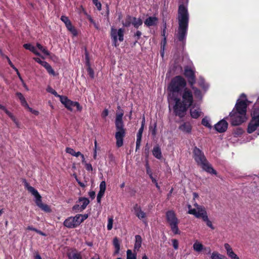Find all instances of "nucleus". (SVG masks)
<instances>
[{
  "label": "nucleus",
  "mask_w": 259,
  "mask_h": 259,
  "mask_svg": "<svg viewBox=\"0 0 259 259\" xmlns=\"http://www.w3.org/2000/svg\"><path fill=\"white\" fill-rule=\"evenodd\" d=\"M175 102L174 106V111L176 116L183 117L189 108L192 106L193 102V95L192 91L188 88H185L180 94L179 101L175 99L171 100Z\"/></svg>",
  "instance_id": "nucleus-1"
},
{
  "label": "nucleus",
  "mask_w": 259,
  "mask_h": 259,
  "mask_svg": "<svg viewBox=\"0 0 259 259\" xmlns=\"http://www.w3.org/2000/svg\"><path fill=\"white\" fill-rule=\"evenodd\" d=\"M118 111H117L115 119V139L116 140V146L117 148L122 147L123 145L124 138L126 136V128L124 127V122L122 119L124 112L121 109L120 106H117Z\"/></svg>",
  "instance_id": "nucleus-2"
},
{
  "label": "nucleus",
  "mask_w": 259,
  "mask_h": 259,
  "mask_svg": "<svg viewBox=\"0 0 259 259\" xmlns=\"http://www.w3.org/2000/svg\"><path fill=\"white\" fill-rule=\"evenodd\" d=\"M188 2V0H179L180 4L178 8L177 17L179 24L178 32H188L189 15L188 9L184 5Z\"/></svg>",
  "instance_id": "nucleus-3"
},
{
  "label": "nucleus",
  "mask_w": 259,
  "mask_h": 259,
  "mask_svg": "<svg viewBox=\"0 0 259 259\" xmlns=\"http://www.w3.org/2000/svg\"><path fill=\"white\" fill-rule=\"evenodd\" d=\"M186 85V81L182 76L178 75L174 77L168 86L169 100L175 99L179 101L180 94L187 88Z\"/></svg>",
  "instance_id": "nucleus-4"
},
{
  "label": "nucleus",
  "mask_w": 259,
  "mask_h": 259,
  "mask_svg": "<svg viewBox=\"0 0 259 259\" xmlns=\"http://www.w3.org/2000/svg\"><path fill=\"white\" fill-rule=\"evenodd\" d=\"M193 158L198 165H200L203 170L207 173L217 175V171L212 167L211 164L207 160L203 152L195 146L193 149Z\"/></svg>",
  "instance_id": "nucleus-5"
},
{
  "label": "nucleus",
  "mask_w": 259,
  "mask_h": 259,
  "mask_svg": "<svg viewBox=\"0 0 259 259\" xmlns=\"http://www.w3.org/2000/svg\"><path fill=\"white\" fill-rule=\"evenodd\" d=\"M165 219L174 234L180 235L181 231L178 227L180 221L175 212L172 210L167 211L165 213Z\"/></svg>",
  "instance_id": "nucleus-6"
},
{
  "label": "nucleus",
  "mask_w": 259,
  "mask_h": 259,
  "mask_svg": "<svg viewBox=\"0 0 259 259\" xmlns=\"http://www.w3.org/2000/svg\"><path fill=\"white\" fill-rule=\"evenodd\" d=\"M251 103L247 99L246 95L242 93L240 95V98L237 100L234 108L232 110L238 112L241 115L246 116L247 106Z\"/></svg>",
  "instance_id": "nucleus-7"
},
{
  "label": "nucleus",
  "mask_w": 259,
  "mask_h": 259,
  "mask_svg": "<svg viewBox=\"0 0 259 259\" xmlns=\"http://www.w3.org/2000/svg\"><path fill=\"white\" fill-rule=\"evenodd\" d=\"M124 29L120 28L117 30L112 27L111 29L110 36L112 41V45L115 47L119 46L118 44V39L119 41L122 42L124 40Z\"/></svg>",
  "instance_id": "nucleus-8"
},
{
  "label": "nucleus",
  "mask_w": 259,
  "mask_h": 259,
  "mask_svg": "<svg viewBox=\"0 0 259 259\" xmlns=\"http://www.w3.org/2000/svg\"><path fill=\"white\" fill-rule=\"evenodd\" d=\"M122 24L125 27H128L132 24L134 28L138 29L143 24V20L141 18H137L127 15L125 20L122 21Z\"/></svg>",
  "instance_id": "nucleus-9"
},
{
  "label": "nucleus",
  "mask_w": 259,
  "mask_h": 259,
  "mask_svg": "<svg viewBox=\"0 0 259 259\" xmlns=\"http://www.w3.org/2000/svg\"><path fill=\"white\" fill-rule=\"evenodd\" d=\"M229 118L231 124L234 126L240 125L247 119L246 116L239 114L238 112L235 110H232L230 113Z\"/></svg>",
  "instance_id": "nucleus-10"
},
{
  "label": "nucleus",
  "mask_w": 259,
  "mask_h": 259,
  "mask_svg": "<svg viewBox=\"0 0 259 259\" xmlns=\"http://www.w3.org/2000/svg\"><path fill=\"white\" fill-rule=\"evenodd\" d=\"M60 102L70 111H72L73 107H75L76 110L79 111L82 110V107L78 102L72 101L66 96H60Z\"/></svg>",
  "instance_id": "nucleus-11"
},
{
  "label": "nucleus",
  "mask_w": 259,
  "mask_h": 259,
  "mask_svg": "<svg viewBox=\"0 0 259 259\" xmlns=\"http://www.w3.org/2000/svg\"><path fill=\"white\" fill-rule=\"evenodd\" d=\"M184 74L187 78L189 84L192 89H194V85L196 82V75L194 71L190 67H185Z\"/></svg>",
  "instance_id": "nucleus-12"
},
{
  "label": "nucleus",
  "mask_w": 259,
  "mask_h": 259,
  "mask_svg": "<svg viewBox=\"0 0 259 259\" xmlns=\"http://www.w3.org/2000/svg\"><path fill=\"white\" fill-rule=\"evenodd\" d=\"M24 186L27 190L35 197V203L37 206L40 207L43 203L42 202L41 197L38 191L33 187L29 186V184L26 182H25Z\"/></svg>",
  "instance_id": "nucleus-13"
},
{
  "label": "nucleus",
  "mask_w": 259,
  "mask_h": 259,
  "mask_svg": "<svg viewBox=\"0 0 259 259\" xmlns=\"http://www.w3.org/2000/svg\"><path fill=\"white\" fill-rule=\"evenodd\" d=\"M60 19L65 23L67 29L73 35V36H76L77 35V31L76 29L72 25L71 22L68 17L66 16H62Z\"/></svg>",
  "instance_id": "nucleus-14"
},
{
  "label": "nucleus",
  "mask_w": 259,
  "mask_h": 259,
  "mask_svg": "<svg viewBox=\"0 0 259 259\" xmlns=\"http://www.w3.org/2000/svg\"><path fill=\"white\" fill-rule=\"evenodd\" d=\"M228 126V123L225 120L223 119L214 125V129L220 133H222L226 131Z\"/></svg>",
  "instance_id": "nucleus-15"
},
{
  "label": "nucleus",
  "mask_w": 259,
  "mask_h": 259,
  "mask_svg": "<svg viewBox=\"0 0 259 259\" xmlns=\"http://www.w3.org/2000/svg\"><path fill=\"white\" fill-rule=\"evenodd\" d=\"M194 206L197 209V213L195 217L198 219L201 218L203 221L208 216L206 210L203 206L199 205L197 203H195Z\"/></svg>",
  "instance_id": "nucleus-16"
},
{
  "label": "nucleus",
  "mask_w": 259,
  "mask_h": 259,
  "mask_svg": "<svg viewBox=\"0 0 259 259\" xmlns=\"http://www.w3.org/2000/svg\"><path fill=\"white\" fill-rule=\"evenodd\" d=\"M16 96L19 99L20 102L21 103V105L23 107H24L25 108L28 109L29 110V111L32 112V109L29 106L25 97L21 93L17 92L16 93Z\"/></svg>",
  "instance_id": "nucleus-17"
},
{
  "label": "nucleus",
  "mask_w": 259,
  "mask_h": 259,
  "mask_svg": "<svg viewBox=\"0 0 259 259\" xmlns=\"http://www.w3.org/2000/svg\"><path fill=\"white\" fill-rule=\"evenodd\" d=\"M192 126L191 123L189 122H184L182 124H181L179 127V129L186 134H190L191 133Z\"/></svg>",
  "instance_id": "nucleus-18"
},
{
  "label": "nucleus",
  "mask_w": 259,
  "mask_h": 259,
  "mask_svg": "<svg viewBox=\"0 0 259 259\" xmlns=\"http://www.w3.org/2000/svg\"><path fill=\"white\" fill-rule=\"evenodd\" d=\"M224 247L227 251V254L231 259H240L237 254L233 251L231 246L228 243L224 244Z\"/></svg>",
  "instance_id": "nucleus-19"
},
{
  "label": "nucleus",
  "mask_w": 259,
  "mask_h": 259,
  "mask_svg": "<svg viewBox=\"0 0 259 259\" xmlns=\"http://www.w3.org/2000/svg\"><path fill=\"white\" fill-rule=\"evenodd\" d=\"M158 19L156 17H149L144 21V24L147 27H151L157 25Z\"/></svg>",
  "instance_id": "nucleus-20"
},
{
  "label": "nucleus",
  "mask_w": 259,
  "mask_h": 259,
  "mask_svg": "<svg viewBox=\"0 0 259 259\" xmlns=\"http://www.w3.org/2000/svg\"><path fill=\"white\" fill-rule=\"evenodd\" d=\"M85 59H86V65L88 66V68H87L88 73L91 78H94V71L90 66V61H89V55H88V53L87 50H85Z\"/></svg>",
  "instance_id": "nucleus-21"
},
{
  "label": "nucleus",
  "mask_w": 259,
  "mask_h": 259,
  "mask_svg": "<svg viewBox=\"0 0 259 259\" xmlns=\"http://www.w3.org/2000/svg\"><path fill=\"white\" fill-rule=\"evenodd\" d=\"M63 225L65 227L68 228H75L77 227L72 217H70L66 219Z\"/></svg>",
  "instance_id": "nucleus-22"
},
{
  "label": "nucleus",
  "mask_w": 259,
  "mask_h": 259,
  "mask_svg": "<svg viewBox=\"0 0 259 259\" xmlns=\"http://www.w3.org/2000/svg\"><path fill=\"white\" fill-rule=\"evenodd\" d=\"M143 131H144V128H143L142 127H141L140 128V129L139 130V131L137 134L136 147V151L138 149H140Z\"/></svg>",
  "instance_id": "nucleus-23"
},
{
  "label": "nucleus",
  "mask_w": 259,
  "mask_h": 259,
  "mask_svg": "<svg viewBox=\"0 0 259 259\" xmlns=\"http://www.w3.org/2000/svg\"><path fill=\"white\" fill-rule=\"evenodd\" d=\"M153 155L158 159L162 158V153L160 148L158 146H154L152 150Z\"/></svg>",
  "instance_id": "nucleus-24"
},
{
  "label": "nucleus",
  "mask_w": 259,
  "mask_h": 259,
  "mask_svg": "<svg viewBox=\"0 0 259 259\" xmlns=\"http://www.w3.org/2000/svg\"><path fill=\"white\" fill-rule=\"evenodd\" d=\"M190 112L192 118L195 119L198 118L201 115V113L199 108L195 109L194 107H192L190 109Z\"/></svg>",
  "instance_id": "nucleus-25"
},
{
  "label": "nucleus",
  "mask_w": 259,
  "mask_h": 259,
  "mask_svg": "<svg viewBox=\"0 0 259 259\" xmlns=\"http://www.w3.org/2000/svg\"><path fill=\"white\" fill-rule=\"evenodd\" d=\"M82 202L81 207L82 209H85L87 205L89 204L90 201L88 198L85 197H79L77 203Z\"/></svg>",
  "instance_id": "nucleus-26"
},
{
  "label": "nucleus",
  "mask_w": 259,
  "mask_h": 259,
  "mask_svg": "<svg viewBox=\"0 0 259 259\" xmlns=\"http://www.w3.org/2000/svg\"><path fill=\"white\" fill-rule=\"evenodd\" d=\"M135 238H136V241H135V245H134V248H135V249L139 250V249L141 247V244H142V237L140 235H137L135 236Z\"/></svg>",
  "instance_id": "nucleus-27"
},
{
  "label": "nucleus",
  "mask_w": 259,
  "mask_h": 259,
  "mask_svg": "<svg viewBox=\"0 0 259 259\" xmlns=\"http://www.w3.org/2000/svg\"><path fill=\"white\" fill-rule=\"evenodd\" d=\"M113 244L115 249V251H114V254H118L120 249V245L119 240L117 238V237L114 238V239L113 240Z\"/></svg>",
  "instance_id": "nucleus-28"
},
{
  "label": "nucleus",
  "mask_w": 259,
  "mask_h": 259,
  "mask_svg": "<svg viewBox=\"0 0 259 259\" xmlns=\"http://www.w3.org/2000/svg\"><path fill=\"white\" fill-rule=\"evenodd\" d=\"M204 246L198 241H196L193 244V249L197 252H200L203 250Z\"/></svg>",
  "instance_id": "nucleus-29"
},
{
  "label": "nucleus",
  "mask_w": 259,
  "mask_h": 259,
  "mask_svg": "<svg viewBox=\"0 0 259 259\" xmlns=\"http://www.w3.org/2000/svg\"><path fill=\"white\" fill-rule=\"evenodd\" d=\"M82 216V214H77L75 217H72V219L74 220V222L76 224V226L77 227L79 226L82 222V220L81 219V217Z\"/></svg>",
  "instance_id": "nucleus-30"
},
{
  "label": "nucleus",
  "mask_w": 259,
  "mask_h": 259,
  "mask_svg": "<svg viewBox=\"0 0 259 259\" xmlns=\"http://www.w3.org/2000/svg\"><path fill=\"white\" fill-rule=\"evenodd\" d=\"M4 111L11 119V120L14 122H15V123H17V121L15 116L11 112H10L6 108H5V109H4Z\"/></svg>",
  "instance_id": "nucleus-31"
},
{
  "label": "nucleus",
  "mask_w": 259,
  "mask_h": 259,
  "mask_svg": "<svg viewBox=\"0 0 259 259\" xmlns=\"http://www.w3.org/2000/svg\"><path fill=\"white\" fill-rule=\"evenodd\" d=\"M203 221L205 222L206 226L210 228L211 230H213L215 229V227L213 225L212 222L208 219V216L206 217L205 219L203 220Z\"/></svg>",
  "instance_id": "nucleus-32"
},
{
  "label": "nucleus",
  "mask_w": 259,
  "mask_h": 259,
  "mask_svg": "<svg viewBox=\"0 0 259 259\" xmlns=\"http://www.w3.org/2000/svg\"><path fill=\"white\" fill-rule=\"evenodd\" d=\"M126 259H137L136 253H134L131 250L128 249L126 251Z\"/></svg>",
  "instance_id": "nucleus-33"
},
{
  "label": "nucleus",
  "mask_w": 259,
  "mask_h": 259,
  "mask_svg": "<svg viewBox=\"0 0 259 259\" xmlns=\"http://www.w3.org/2000/svg\"><path fill=\"white\" fill-rule=\"evenodd\" d=\"M244 131L243 129L241 127H237L233 131V135L234 137H237L240 136L243 133Z\"/></svg>",
  "instance_id": "nucleus-34"
},
{
  "label": "nucleus",
  "mask_w": 259,
  "mask_h": 259,
  "mask_svg": "<svg viewBox=\"0 0 259 259\" xmlns=\"http://www.w3.org/2000/svg\"><path fill=\"white\" fill-rule=\"evenodd\" d=\"M201 124L208 128H211V125H210L209 121L206 117L202 118L201 121Z\"/></svg>",
  "instance_id": "nucleus-35"
},
{
  "label": "nucleus",
  "mask_w": 259,
  "mask_h": 259,
  "mask_svg": "<svg viewBox=\"0 0 259 259\" xmlns=\"http://www.w3.org/2000/svg\"><path fill=\"white\" fill-rule=\"evenodd\" d=\"M156 128H157V123L156 122H154L153 125H150L149 130L151 133V134L153 136H155L156 134Z\"/></svg>",
  "instance_id": "nucleus-36"
},
{
  "label": "nucleus",
  "mask_w": 259,
  "mask_h": 259,
  "mask_svg": "<svg viewBox=\"0 0 259 259\" xmlns=\"http://www.w3.org/2000/svg\"><path fill=\"white\" fill-rule=\"evenodd\" d=\"M224 256L222 255L217 251H213L211 255V259H223Z\"/></svg>",
  "instance_id": "nucleus-37"
},
{
  "label": "nucleus",
  "mask_w": 259,
  "mask_h": 259,
  "mask_svg": "<svg viewBox=\"0 0 259 259\" xmlns=\"http://www.w3.org/2000/svg\"><path fill=\"white\" fill-rule=\"evenodd\" d=\"M135 214L139 219H144L146 217L145 212H144L141 209L140 211H138Z\"/></svg>",
  "instance_id": "nucleus-38"
},
{
  "label": "nucleus",
  "mask_w": 259,
  "mask_h": 259,
  "mask_svg": "<svg viewBox=\"0 0 259 259\" xmlns=\"http://www.w3.org/2000/svg\"><path fill=\"white\" fill-rule=\"evenodd\" d=\"M39 207L41 210H44V211H45L46 212H50L51 211V209L50 206L46 204L43 203Z\"/></svg>",
  "instance_id": "nucleus-39"
},
{
  "label": "nucleus",
  "mask_w": 259,
  "mask_h": 259,
  "mask_svg": "<svg viewBox=\"0 0 259 259\" xmlns=\"http://www.w3.org/2000/svg\"><path fill=\"white\" fill-rule=\"evenodd\" d=\"M142 35V33L141 31L140 30H137L136 32L134 34L133 37L135 38L136 41L135 44L138 42V41L140 39L141 36Z\"/></svg>",
  "instance_id": "nucleus-40"
},
{
  "label": "nucleus",
  "mask_w": 259,
  "mask_h": 259,
  "mask_svg": "<svg viewBox=\"0 0 259 259\" xmlns=\"http://www.w3.org/2000/svg\"><path fill=\"white\" fill-rule=\"evenodd\" d=\"M113 219L112 217L109 218L108 219V224H107V230H111L113 228Z\"/></svg>",
  "instance_id": "nucleus-41"
},
{
  "label": "nucleus",
  "mask_w": 259,
  "mask_h": 259,
  "mask_svg": "<svg viewBox=\"0 0 259 259\" xmlns=\"http://www.w3.org/2000/svg\"><path fill=\"white\" fill-rule=\"evenodd\" d=\"M84 209H82L81 206L78 204H76L72 207V210L75 212H81Z\"/></svg>",
  "instance_id": "nucleus-42"
},
{
  "label": "nucleus",
  "mask_w": 259,
  "mask_h": 259,
  "mask_svg": "<svg viewBox=\"0 0 259 259\" xmlns=\"http://www.w3.org/2000/svg\"><path fill=\"white\" fill-rule=\"evenodd\" d=\"M23 47L25 49L29 50L31 52H33L34 51V49L35 48L33 46H32L30 44H25L23 45Z\"/></svg>",
  "instance_id": "nucleus-43"
},
{
  "label": "nucleus",
  "mask_w": 259,
  "mask_h": 259,
  "mask_svg": "<svg viewBox=\"0 0 259 259\" xmlns=\"http://www.w3.org/2000/svg\"><path fill=\"white\" fill-rule=\"evenodd\" d=\"M68 257L69 259H82L80 253H74L71 257L70 256Z\"/></svg>",
  "instance_id": "nucleus-44"
},
{
  "label": "nucleus",
  "mask_w": 259,
  "mask_h": 259,
  "mask_svg": "<svg viewBox=\"0 0 259 259\" xmlns=\"http://www.w3.org/2000/svg\"><path fill=\"white\" fill-rule=\"evenodd\" d=\"M106 190V183L105 181H102L101 182L100 184V192H102L105 193Z\"/></svg>",
  "instance_id": "nucleus-45"
},
{
  "label": "nucleus",
  "mask_w": 259,
  "mask_h": 259,
  "mask_svg": "<svg viewBox=\"0 0 259 259\" xmlns=\"http://www.w3.org/2000/svg\"><path fill=\"white\" fill-rule=\"evenodd\" d=\"M46 69L47 71H48V72L50 74H51L53 76L56 75L55 72L54 70L53 69V68L52 67V66L50 65H49V66H48L47 68Z\"/></svg>",
  "instance_id": "nucleus-46"
},
{
  "label": "nucleus",
  "mask_w": 259,
  "mask_h": 259,
  "mask_svg": "<svg viewBox=\"0 0 259 259\" xmlns=\"http://www.w3.org/2000/svg\"><path fill=\"white\" fill-rule=\"evenodd\" d=\"M104 192H100L99 191L97 194V202L98 203H101V198L103 197V196H104Z\"/></svg>",
  "instance_id": "nucleus-47"
},
{
  "label": "nucleus",
  "mask_w": 259,
  "mask_h": 259,
  "mask_svg": "<svg viewBox=\"0 0 259 259\" xmlns=\"http://www.w3.org/2000/svg\"><path fill=\"white\" fill-rule=\"evenodd\" d=\"M93 4L97 7V9L99 11H100L101 10V4L100 2L98 1V0H93Z\"/></svg>",
  "instance_id": "nucleus-48"
},
{
  "label": "nucleus",
  "mask_w": 259,
  "mask_h": 259,
  "mask_svg": "<svg viewBox=\"0 0 259 259\" xmlns=\"http://www.w3.org/2000/svg\"><path fill=\"white\" fill-rule=\"evenodd\" d=\"M191 207V206L190 205L188 206V208H189L188 213L189 214H193L194 216H195V215L197 213V210L195 208H190Z\"/></svg>",
  "instance_id": "nucleus-49"
},
{
  "label": "nucleus",
  "mask_w": 259,
  "mask_h": 259,
  "mask_svg": "<svg viewBox=\"0 0 259 259\" xmlns=\"http://www.w3.org/2000/svg\"><path fill=\"white\" fill-rule=\"evenodd\" d=\"M47 91L48 92L51 93L52 94L55 95L56 97H59L60 98V96H61V95H58L57 94V92L52 88L47 89Z\"/></svg>",
  "instance_id": "nucleus-50"
},
{
  "label": "nucleus",
  "mask_w": 259,
  "mask_h": 259,
  "mask_svg": "<svg viewBox=\"0 0 259 259\" xmlns=\"http://www.w3.org/2000/svg\"><path fill=\"white\" fill-rule=\"evenodd\" d=\"M145 166L147 174H148L149 176L153 174L148 162L146 163Z\"/></svg>",
  "instance_id": "nucleus-51"
},
{
  "label": "nucleus",
  "mask_w": 259,
  "mask_h": 259,
  "mask_svg": "<svg viewBox=\"0 0 259 259\" xmlns=\"http://www.w3.org/2000/svg\"><path fill=\"white\" fill-rule=\"evenodd\" d=\"M172 246L175 249H177L179 247V242L177 239L172 240Z\"/></svg>",
  "instance_id": "nucleus-52"
},
{
  "label": "nucleus",
  "mask_w": 259,
  "mask_h": 259,
  "mask_svg": "<svg viewBox=\"0 0 259 259\" xmlns=\"http://www.w3.org/2000/svg\"><path fill=\"white\" fill-rule=\"evenodd\" d=\"M65 151H66V153H69V154H71L72 156H73V155L74 154V153L75 152V151L74 150V149L71 148H70V147H67L66 148Z\"/></svg>",
  "instance_id": "nucleus-53"
},
{
  "label": "nucleus",
  "mask_w": 259,
  "mask_h": 259,
  "mask_svg": "<svg viewBox=\"0 0 259 259\" xmlns=\"http://www.w3.org/2000/svg\"><path fill=\"white\" fill-rule=\"evenodd\" d=\"M194 91V94L196 96H199L201 95V92L200 90L194 87V89H192Z\"/></svg>",
  "instance_id": "nucleus-54"
},
{
  "label": "nucleus",
  "mask_w": 259,
  "mask_h": 259,
  "mask_svg": "<svg viewBox=\"0 0 259 259\" xmlns=\"http://www.w3.org/2000/svg\"><path fill=\"white\" fill-rule=\"evenodd\" d=\"M204 253L206 254H210L211 253V249L209 247H204Z\"/></svg>",
  "instance_id": "nucleus-55"
},
{
  "label": "nucleus",
  "mask_w": 259,
  "mask_h": 259,
  "mask_svg": "<svg viewBox=\"0 0 259 259\" xmlns=\"http://www.w3.org/2000/svg\"><path fill=\"white\" fill-rule=\"evenodd\" d=\"M85 169L89 171H92L93 170V167H92V165L90 163H85Z\"/></svg>",
  "instance_id": "nucleus-56"
},
{
  "label": "nucleus",
  "mask_w": 259,
  "mask_h": 259,
  "mask_svg": "<svg viewBox=\"0 0 259 259\" xmlns=\"http://www.w3.org/2000/svg\"><path fill=\"white\" fill-rule=\"evenodd\" d=\"M108 114H109L108 110L107 109H105L103 111V112L101 114V116L103 118H105L106 116H107L108 115Z\"/></svg>",
  "instance_id": "nucleus-57"
},
{
  "label": "nucleus",
  "mask_w": 259,
  "mask_h": 259,
  "mask_svg": "<svg viewBox=\"0 0 259 259\" xmlns=\"http://www.w3.org/2000/svg\"><path fill=\"white\" fill-rule=\"evenodd\" d=\"M149 147L148 146V144H147L145 147L144 153H145V155L147 157L149 155Z\"/></svg>",
  "instance_id": "nucleus-58"
},
{
  "label": "nucleus",
  "mask_w": 259,
  "mask_h": 259,
  "mask_svg": "<svg viewBox=\"0 0 259 259\" xmlns=\"http://www.w3.org/2000/svg\"><path fill=\"white\" fill-rule=\"evenodd\" d=\"M95 148H94V158L95 159H96V157H97V151H96V149H97V141L96 140H95Z\"/></svg>",
  "instance_id": "nucleus-59"
},
{
  "label": "nucleus",
  "mask_w": 259,
  "mask_h": 259,
  "mask_svg": "<svg viewBox=\"0 0 259 259\" xmlns=\"http://www.w3.org/2000/svg\"><path fill=\"white\" fill-rule=\"evenodd\" d=\"M141 209V207L140 205H139L138 204H136L134 206V210L135 211V213H137L138 211H140V210Z\"/></svg>",
  "instance_id": "nucleus-60"
},
{
  "label": "nucleus",
  "mask_w": 259,
  "mask_h": 259,
  "mask_svg": "<svg viewBox=\"0 0 259 259\" xmlns=\"http://www.w3.org/2000/svg\"><path fill=\"white\" fill-rule=\"evenodd\" d=\"M75 179L76 180V181L77 182L78 184H79V185L82 187V188H84L85 187V185H84V183H83L82 182H81L80 181H79L78 180V179H77V176H75Z\"/></svg>",
  "instance_id": "nucleus-61"
},
{
  "label": "nucleus",
  "mask_w": 259,
  "mask_h": 259,
  "mask_svg": "<svg viewBox=\"0 0 259 259\" xmlns=\"http://www.w3.org/2000/svg\"><path fill=\"white\" fill-rule=\"evenodd\" d=\"M89 195L92 199H94L95 198V192L93 191L89 192Z\"/></svg>",
  "instance_id": "nucleus-62"
},
{
  "label": "nucleus",
  "mask_w": 259,
  "mask_h": 259,
  "mask_svg": "<svg viewBox=\"0 0 259 259\" xmlns=\"http://www.w3.org/2000/svg\"><path fill=\"white\" fill-rule=\"evenodd\" d=\"M41 51L46 55L48 56L50 55L49 52L46 48H43Z\"/></svg>",
  "instance_id": "nucleus-63"
},
{
  "label": "nucleus",
  "mask_w": 259,
  "mask_h": 259,
  "mask_svg": "<svg viewBox=\"0 0 259 259\" xmlns=\"http://www.w3.org/2000/svg\"><path fill=\"white\" fill-rule=\"evenodd\" d=\"M40 65H42L43 67H44L45 68H47V67L49 66L50 64L46 61H43L42 64H41Z\"/></svg>",
  "instance_id": "nucleus-64"
}]
</instances>
